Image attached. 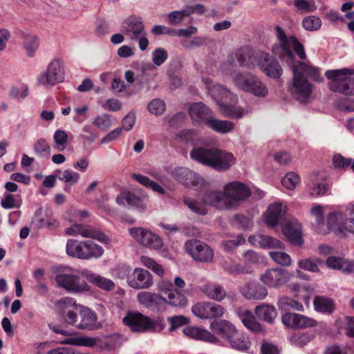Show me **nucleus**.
<instances>
[{
    "mask_svg": "<svg viewBox=\"0 0 354 354\" xmlns=\"http://www.w3.org/2000/svg\"><path fill=\"white\" fill-rule=\"evenodd\" d=\"M314 306L316 310L322 313H330L334 310V304L330 299L324 297H315Z\"/></svg>",
    "mask_w": 354,
    "mask_h": 354,
    "instance_id": "3c124183",
    "label": "nucleus"
},
{
    "mask_svg": "<svg viewBox=\"0 0 354 354\" xmlns=\"http://www.w3.org/2000/svg\"><path fill=\"white\" fill-rule=\"evenodd\" d=\"M65 71L63 62L55 58L48 64L46 70L41 72L37 77L40 85L46 87L54 86L64 80Z\"/></svg>",
    "mask_w": 354,
    "mask_h": 354,
    "instance_id": "1a4fd4ad",
    "label": "nucleus"
},
{
    "mask_svg": "<svg viewBox=\"0 0 354 354\" xmlns=\"http://www.w3.org/2000/svg\"><path fill=\"white\" fill-rule=\"evenodd\" d=\"M83 274L88 281L104 290L112 291L115 287V283L112 280L100 274L88 271H84Z\"/></svg>",
    "mask_w": 354,
    "mask_h": 354,
    "instance_id": "e433bc0d",
    "label": "nucleus"
},
{
    "mask_svg": "<svg viewBox=\"0 0 354 354\" xmlns=\"http://www.w3.org/2000/svg\"><path fill=\"white\" fill-rule=\"evenodd\" d=\"M227 342L232 348L241 351H248L250 346L249 338L237 330Z\"/></svg>",
    "mask_w": 354,
    "mask_h": 354,
    "instance_id": "a18cd8bd",
    "label": "nucleus"
},
{
    "mask_svg": "<svg viewBox=\"0 0 354 354\" xmlns=\"http://www.w3.org/2000/svg\"><path fill=\"white\" fill-rule=\"evenodd\" d=\"M116 201L120 205L127 204L139 211H143L146 208L142 198L130 192H124L118 195Z\"/></svg>",
    "mask_w": 354,
    "mask_h": 354,
    "instance_id": "c9c22d12",
    "label": "nucleus"
},
{
    "mask_svg": "<svg viewBox=\"0 0 354 354\" xmlns=\"http://www.w3.org/2000/svg\"><path fill=\"white\" fill-rule=\"evenodd\" d=\"M292 277V274L287 270L271 268L263 273L259 279L268 287L278 288L289 281Z\"/></svg>",
    "mask_w": 354,
    "mask_h": 354,
    "instance_id": "2eb2a0df",
    "label": "nucleus"
},
{
    "mask_svg": "<svg viewBox=\"0 0 354 354\" xmlns=\"http://www.w3.org/2000/svg\"><path fill=\"white\" fill-rule=\"evenodd\" d=\"M282 231L291 243L298 245H302L301 227L297 221L290 220L288 221L283 227Z\"/></svg>",
    "mask_w": 354,
    "mask_h": 354,
    "instance_id": "c756f323",
    "label": "nucleus"
},
{
    "mask_svg": "<svg viewBox=\"0 0 354 354\" xmlns=\"http://www.w3.org/2000/svg\"><path fill=\"white\" fill-rule=\"evenodd\" d=\"M191 158L216 171H227L234 163L233 154L217 148L196 147L190 151Z\"/></svg>",
    "mask_w": 354,
    "mask_h": 354,
    "instance_id": "20e7f679",
    "label": "nucleus"
},
{
    "mask_svg": "<svg viewBox=\"0 0 354 354\" xmlns=\"http://www.w3.org/2000/svg\"><path fill=\"white\" fill-rule=\"evenodd\" d=\"M278 307L283 311H288L290 310H296L302 311L304 310L303 305L290 297H283L278 300Z\"/></svg>",
    "mask_w": 354,
    "mask_h": 354,
    "instance_id": "8fccbe9b",
    "label": "nucleus"
},
{
    "mask_svg": "<svg viewBox=\"0 0 354 354\" xmlns=\"http://www.w3.org/2000/svg\"><path fill=\"white\" fill-rule=\"evenodd\" d=\"M206 125L212 129L213 131L220 133H227L232 131L234 128V123L229 120H221L211 117L209 120H207Z\"/></svg>",
    "mask_w": 354,
    "mask_h": 354,
    "instance_id": "79ce46f5",
    "label": "nucleus"
},
{
    "mask_svg": "<svg viewBox=\"0 0 354 354\" xmlns=\"http://www.w3.org/2000/svg\"><path fill=\"white\" fill-rule=\"evenodd\" d=\"M192 312L201 319H213L222 317L224 314V308L215 303L204 301L194 305Z\"/></svg>",
    "mask_w": 354,
    "mask_h": 354,
    "instance_id": "6ab92c4d",
    "label": "nucleus"
},
{
    "mask_svg": "<svg viewBox=\"0 0 354 354\" xmlns=\"http://www.w3.org/2000/svg\"><path fill=\"white\" fill-rule=\"evenodd\" d=\"M299 176L295 172H289L281 179V184L288 189L292 190L299 184Z\"/></svg>",
    "mask_w": 354,
    "mask_h": 354,
    "instance_id": "e2e57ef3",
    "label": "nucleus"
},
{
    "mask_svg": "<svg viewBox=\"0 0 354 354\" xmlns=\"http://www.w3.org/2000/svg\"><path fill=\"white\" fill-rule=\"evenodd\" d=\"M223 191L225 194L229 209L238 205L251 195L250 188L245 184L239 181L227 183L223 187Z\"/></svg>",
    "mask_w": 354,
    "mask_h": 354,
    "instance_id": "9d476101",
    "label": "nucleus"
},
{
    "mask_svg": "<svg viewBox=\"0 0 354 354\" xmlns=\"http://www.w3.org/2000/svg\"><path fill=\"white\" fill-rule=\"evenodd\" d=\"M294 6L302 12H311L317 10V6L313 0H294Z\"/></svg>",
    "mask_w": 354,
    "mask_h": 354,
    "instance_id": "69168bd1",
    "label": "nucleus"
},
{
    "mask_svg": "<svg viewBox=\"0 0 354 354\" xmlns=\"http://www.w3.org/2000/svg\"><path fill=\"white\" fill-rule=\"evenodd\" d=\"M93 124L100 130H106L112 125L111 118L107 114L96 116Z\"/></svg>",
    "mask_w": 354,
    "mask_h": 354,
    "instance_id": "774afa93",
    "label": "nucleus"
},
{
    "mask_svg": "<svg viewBox=\"0 0 354 354\" xmlns=\"http://www.w3.org/2000/svg\"><path fill=\"white\" fill-rule=\"evenodd\" d=\"M140 261L147 268L152 270L156 274L159 276H162L165 273L162 266L156 263L153 259L147 256H141Z\"/></svg>",
    "mask_w": 354,
    "mask_h": 354,
    "instance_id": "bf43d9fd",
    "label": "nucleus"
},
{
    "mask_svg": "<svg viewBox=\"0 0 354 354\" xmlns=\"http://www.w3.org/2000/svg\"><path fill=\"white\" fill-rule=\"evenodd\" d=\"M186 252L196 261L209 263L214 259L213 250L198 240H189L185 244Z\"/></svg>",
    "mask_w": 354,
    "mask_h": 354,
    "instance_id": "4468645a",
    "label": "nucleus"
},
{
    "mask_svg": "<svg viewBox=\"0 0 354 354\" xmlns=\"http://www.w3.org/2000/svg\"><path fill=\"white\" fill-rule=\"evenodd\" d=\"M274 35L276 41L272 45L270 50L275 56L279 57L282 61L292 64V68H296L297 73L301 76H308L317 82L323 80L318 68L301 62L297 64H293L295 54H297L301 59L306 58L304 48L295 36L287 35L279 26L274 27Z\"/></svg>",
    "mask_w": 354,
    "mask_h": 354,
    "instance_id": "f03ea898",
    "label": "nucleus"
},
{
    "mask_svg": "<svg viewBox=\"0 0 354 354\" xmlns=\"http://www.w3.org/2000/svg\"><path fill=\"white\" fill-rule=\"evenodd\" d=\"M205 11V6L203 4H195L194 6H187L180 10H174L169 12L167 15V21L170 25H179L185 17H189L194 13L203 14Z\"/></svg>",
    "mask_w": 354,
    "mask_h": 354,
    "instance_id": "412c9836",
    "label": "nucleus"
},
{
    "mask_svg": "<svg viewBox=\"0 0 354 354\" xmlns=\"http://www.w3.org/2000/svg\"><path fill=\"white\" fill-rule=\"evenodd\" d=\"M203 82L207 85L211 95L214 98L236 102L238 97L236 94L219 84H213L212 80L203 78Z\"/></svg>",
    "mask_w": 354,
    "mask_h": 354,
    "instance_id": "bb28decb",
    "label": "nucleus"
},
{
    "mask_svg": "<svg viewBox=\"0 0 354 354\" xmlns=\"http://www.w3.org/2000/svg\"><path fill=\"white\" fill-rule=\"evenodd\" d=\"M257 65L266 76L278 79L283 73V69L279 63L269 53L259 52L254 57Z\"/></svg>",
    "mask_w": 354,
    "mask_h": 354,
    "instance_id": "ddd939ff",
    "label": "nucleus"
},
{
    "mask_svg": "<svg viewBox=\"0 0 354 354\" xmlns=\"http://www.w3.org/2000/svg\"><path fill=\"white\" fill-rule=\"evenodd\" d=\"M274 35L276 41L272 45L270 50L275 56L279 57L282 61L292 64V68H296L297 73L301 76H308L317 82L323 80L318 68L301 62L297 64H293L295 54H297L301 59L306 58L304 48L295 36L287 35L279 26L274 27Z\"/></svg>",
    "mask_w": 354,
    "mask_h": 354,
    "instance_id": "f257e3e1",
    "label": "nucleus"
},
{
    "mask_svg": "<svg viewBox=\"0 0 354 354\" xmlns=\"http://www.w3.org/2000/svg\"><path fill=\"white\" fill-rule=\"evenodd\" d=\"M353 75L354 69L346 68L328 70L325 73L329 89L345 95H354Z\"/></svg>",
    "mask_w": 354,
    "mask_h": 354,
    "instance_id": "39448f33",
    "label": "nucleus"
},
{
    "mask_svg": "<svg viewBox=\"0 0 354 354\" xmlns=\"http://www.w3.org/2000/svg\"><path fill=\"white\" fill-rule=\"evenodd\" d=\"M21 200L19 195L6 194L1 201V205L4 209L18 208L21 206Z\"/></svg>",
    "mask_w": 354,
    "mask_h": 354,
    "instance_id": "5fc2aeb1",
    "label": "nucleus"
},
{
    "mask_svg": "<svg viewBox=\"0 0 354 354\" xmlns=\"http://www.w3.org/2000/svg\"><path fill=\"white\" fill-rule=\"evenodd\" d=\"M66 252L73 258L89 260L102 257L104 249L92 241H79L71 239L67 241Z\"/></svg>",
    "mask_w": 354,
    "mask_h": 354,
    "instance_id": "423d86ee",
    "label": "nucleus"
},
{
    "mask_svg": "<svg viewBox=\"0 0 354 354\" xmlns=\"http://www.w3.org/2000/svg\"><path fill=\"white\" fill-rule=\"evenodd\" d=\"M121 32L131 41H138L141 50H145L149 46V40L142 21L136 17H130L125 19L121 26Z\"/></svg>",
    "mask_w": 354,
    "mask_h": 354,
    "instance_id": "0eeeda50",
    "label": "nucleus"
},
{
    "mask_svg": "<svg viewBox=\"0 0 354 354\" xmlns=\"http://www.w3.org/2000/svg\"><path fill=\"white\" fill-rule=\"evenodd\" d=\"M218 104L222 114L231 119H241L247 115L250 112V110L247 106L242 107L223 102H218Z\"/></svg>",
    "mask_w": 354,
    "mask_h": 354,
    "instance_id": "473e14b6",
    "label": "nucleus"
},
{
    "mask_svg": "<svg viewBox=\"0 0 354 354\" xmlns=\"http://www.w3.org/2000/svg\"><path fill=\"white\" fill-rule=\"evenodd\" d=\"M172 177L186 187H196L203 183V178L192 170L183 167L175 168L171 172Z\"/></svg>",
    "mask_w": 354,
    "mask_h": 354,
    "instance_id": "aec40b11",
    "label": "nucleus"
},
{
    "mask_svg": "<svg viewBox=\"0 0 354 354\" xmlns=\"http://www.w3.org/2000/svg\"><path fill=\"white\" fill-rule=\"evenodd\" d=\"M127 281L130 287L136 290L148 289L153 283L151 273L141 268H136L129 274Z\"/></svg>",
    "mask_w": 354,
    "mask_h": 354,
    "instance_id": "a211bd4d",
    "label": "nucleus"
},
{
    "mask_svg": "<svg viewBox=\"0 0 354 354\" xmlns=\"http://www.w3.org/2000/svg\"><path fill=\"white\" fill-rule=\"evenodd\" d=\"M286 212L285 207L280 203L270 204L263 214L265 223L270 226L274 227L278 225L279 220Z\"/></svg>",
    "mask_w": 354,
    "mask_h": 354,
    "instance_id": "c85d7f7f",
    "label": "nucleus"
},
{
    "mask_svg": "<svg viewBox=\"0 0 354 354\" xmlns=\"http://www.w3.org/2000/svg\"><path fill=\"white\" fill-rule=\"evenodd\" d=\"M348 220L346 216L340 212H333L327 218L328 227L337 235H346Z\"/></svg>",
    "mask_w": 354,
    "mask_h": 354,
    "instance_id": "393cba45",
    "label": "nucleus"
},
{
    "mask_svg": "<svg viewBox=\"0 0 354 354\" xmlns=\"http://www.w3.org/2000/svg\"><path fill=\"white\" fill-rule=\"evenodd\" d=\"M254 75L250 73H243L241 72H234L231 74V79L234 85L239 90L246 92L249 88L251 80Z\"/></svg>",
    "mask_w": 354,
    "mask_h": 354,
    "instance_id": "c03bdc74",
    "label": "nucleus"
},
{
    "mask_svg": "<svg viewBox=\"0 0 354 354\" xmlns=\"http://www.w3.org/2000/svg\"><path fill=\"white\" fill-rule=\"evenodd\" d=\"M165 103L163 100L159 98L153 99L147 105L148 111L156 115H160L163 114L165 111Z\"/></svg>",
    "mask_w": 354,
    "mask_h": 354,
    "instance_id": "052dcab7",
    "label": "nucleus"
},
{
    "mask_svg": "<svg viewBox=\"0 0 354 354\" xmlns=\"http://www.w3.org/2000/svg\"><path fill=\"white\" fill-rule=\"evenodd\" d=\"M189 113L192 120L198 124H207L212 116V111L205 104L196 102L192 104L189 109Z\"/></svg>",
    "mask_w": 354,
    "mask_h": 354,
    "instance_id": "cd10ccee",
    "label": "nucleus"
},
{
    "mask_svg": "<svg viewBox=\"0 0 354 354\" xmlns=\"http://www.w3.org/2000/svg\"><path fill=\"white\" fill-rule=\"evenodd\" d=\"M248 242L254 246L263 248H283V244L279 240L268 235L257 234L250 236Z\"/></svg>",
    "mask_w": 354,
    "mask_h": 354,
    "instance_id": "7c9ffc66",
    "label": "nucleus"
},
{
    "mask_svg": "<svg viewBox=\"0 0 354 354\" xmlns=\"http://www.w3.org/2000/svg\"><path fill=\"white\" fill-rule=\"evenodd\" d=\"M53 140L55 143V147L63 151L68 142V134L64 130H57L54 133Z\"/></svg>",
    "mask_w": 354,
    "mask_h": 354,
    "instance_id": "0e129e2a",
    "label": "nucleus"
},
{
    "mask_svg": "<svg viewBox=\"0 0 354 354\" xmlns=\"http://www.w3.org/2000/svg\"><path fill=\"white\" fill-rule=\"evenodd\" d=\"M326 263L329 268L333 269L342 270L347 272L354 271V264L342 258L330 257L327 259Z\"/></svg>",
    "mask_w": 354,
    "mask_h": 354,
    "instance_id": "49530a36",
    "label": "nucleus"
},
{
    "mask_svg": "<svg viewBox=\"0 0 354 354\" xmlns=\"http://www.w3.org/2000/svg\"><path fill=\"white\" fill-rule=\"evenodd\" d=\"M239 290L248 300H263L268 295L267 288L257 282L246 283L240 288Z\"/></svg>",
    "mask_w": 354,
    "mask_h": 354,
    "instance_id": "5701e85b",
    "label": "nucleus"
},
{
    "mask_svg": "<svg viewBox=\"0 0 354 354\" xmlns=\"http://www.w3.org/2000/svg\"><path fill=\"white\" fill-rule=\"evenodd\" d=\"M129 234L140 244L151 249H160L162 245L160 238L151 231L142 227H132Z\"/></svg>",
    "mask_w": 354,
    "mask_h": 354,
    "instance_id": "f3484780",
    "label": "nucleus"
},
{
    "mask_svg": "<svg viewBox=\"0 0 354 354\" xmlns=\"http://www.w3.org/2000/svg\"><path fill=\"white\" fill-rule=\"evenodd\" d=\"M55 174L59 180L64 183H71L72 185L76 184L80 178L78 173L71 169L64 171L58 169L55 171Z\"/></svg>",
    "mask_w": 354,
    "mask_h": 354,
    "instance_id": "603ef678",
    "label": "nucleus"
},
{
    "mask_svg": "<svg viewBox=\"0 0 354 354\" xmlns=\"http://www.w3.org/2000/svg\"><path fill=\"white\" fill-rule=\"evenodd\" d=\"M248 93H250L255 96L264 97L268 93V90L265 84L256 75H254L250 84L249 85Z\"/></svg>",
    "mask_w": 354,
    "mask_h": 354,
    "instance_id": "de8ad7c7",
    "label": "nucleus"
},
{
    "mask_svg": "<svg viewBox=\"0 0 354 354\" xmlns=\"http://www.w3.org/2000/svg\"><path fill=\"white\" fill-rule=\"evenodd\" d=\"M302 26L308 31H316L320 28L322 21L319 17L310 15L303 19Z\"/></svg>",
    "mask_w": 354,
    "mask_h": 354,
    "instance_id": "13d9d810",
    "label": "nucleus"
},
{
    "mask_svg": "<svg viewBox=\"0 0 354 354\" xmlns=\"http://www.w3.org/2000/svg\"><path fill=\"white\" fill-rule=\"evenodd\" d=\"M293 78L289 85V91L294 98L301 102H306L313 90V86L308 81L297 73L296 68L292 69Z\"/></svg>",
    "mask_w": 354,
    "mask_h": 354,
    "instance_id": "f8f14e48",
    "label": "nucleus"
},
{
    "mask_svg": "<svg viewBox=\"0 0 354 354\" xmlns=\"http://www.w3.org/2000/svg\"><path fill=\"white\" fill-rule=\"evenodd\" d=\"M98 339L86 336L68 337L60 341L62 344L93 347L97 345Z\"/></svg>",
    "mask_w": 354,
    "mask_h": 354,
    "instance_id": "37998d69",
    "label": "nucleus"
},
{
    "mask_svg": "<svg viewBox=\"0 0 354 354\" xmlns=\"http://www.w3.org/2000/svg\"><path fill=\"white\" fill-rule=\"evenodd\" d=\"M202 292L210 299L221 301L227 296L225 288L219 284L208 283L202 288Z\"/></svg>",
    "mask_w": 354,
    "mask_h": 354,
    "instance_id": "58836bf2",
    "label": "nucleus"
},
{
    "mask_svg": "<svg viewBox=\"0 0 354 354\" xmlns=\"http://www.w3.org/2000/svg\"><path fill=\"white\" fill-rule=\"evenodd\" d=\"M313 338V335L309 333H297L292 335L290 339L292 344L302 347L310 342Z\"/></svg>",
    "mask_w": 354,
    "mask_h": 354,
    "instance_id": "6e6d98bb",
    "label": "nucleus"
},
{
    "mask_svg": "<svg viewBox=\"0 0 354 354\" xmlns=\"http://www.w3.org/2000/svg\"><path fill=\"white\" fill-rule=\"evenodd\" d=\"M123 323L133 332H147L149 317L140 313L129 312L123 318Z\"/></svg>",
    "mask_w": 354,
    "mask_h": 354,
    "instance_id": "4be33fe9",
    "label": "nucleus"
},
{
    "mask_svg": "<svg viewBox=\"0 0 354 354\" xmlns=\"http://www.w3.org/2000/svg\"><path fill=\"white\" fill-rule=\"evenodd\" d=\"M24 47L28 57H33L39 46L38 38L37 36L28 32H23Z\"/></svg>",
    "mask_w": 354,
    "mask_h": 354,
    "instance_id": "09e8293b",
    "label": "nucleus"
},
{
    "mask_svg": "<svg viewBox=\"0 0 354 354\" xmlns=\"http://www.w3.org/2000/svg\"><path fill=\"white\" fill-rule=\"evenodd\" d=\"M322 261L318 259H301L297 262L299 269L309 272H317L319 270V265Z\"/></svg>",
    "mask_w": 354,
    "mask_h": 354,
    "instance_id": "864d4df0",
    "label": "nucleus"
},
{
    "mask_svg": "<svg viewBox=\"0 0 354 354\" xmlns=\"http://www.w3.org/2000/svg\"><path fill=\"white\" fill-rule=\"evenodd\" d=\"M236 314L243 324L250 330L254 333L264 332L263 327L255 319L250 310L239 308L237 310Z\"/></svg>",
    "mask_w": 354,
    "mask_h": 354,
    "instance_id": "2f4dec72",
    "label": "nucleus"
},
{
    "mask_svg": "<svg viewBox=\"0 0 354 354\" xmlns=\"http://www.w3.org/2000/svg\"><path fill=\"white\" fill-rule=\"evenodd\" d=\"M202 200L204 205L218 209H229L224 191L207 190L204 193Z\"/></svg>",
    "mask_w": 354,
    "mask_h": 354,
    "instance_id": "b1692460",
    "label": "nucleus"
},
{
    "mask_svg": "<svg viewBox=\"0 0 354 354\" xmlns=\"http://www.w3.org/2000/svg\"><path fill=\"white\" fill-rule=\"evenodd\" d=\"M254 313L259 319L268 323H272L277 317L275 308L269 304H262L256 306Z\"/></svg>",
    "mask_w": 354,
    "mask_h": 354,
    "instance_id": "a19ab883",
    "label": "nucleus"
},
{
    "mask_svg": "<svg viewBox=\"0 0 354 354\" xmlns=\"http://www.w3.org/2000/svg\"><path fill=\"white\" fill-rule=\"evenodd\" d=\"M210 329L213 335H218L228 341L237 330L235 326L225 319L214 320L211 322Z\"/></svg>",
    "mask_w": 354,
    "mask_h": 354,
    "instance_id": "a878e982",
    "label": "nucleus"
},
{
    "mask_svg": "<svg viewBox=\"0 0 354 354\" xmlns=\"http://www.w3.org/2000/svg\"><path fill=\"white\" fill-rule=\"evenodd\" d=\"M65 233L69 236L80 235L84 238H90L97 240L102 243H107L108 237L100 230L86 225L74 223L65 229Z\"/></svg>",
    "mask_w": 354,
    "mask_h": 354,
    "instance_id": "dca6fc26",
    "label": "nucleus"
},
{
    "mask_svg": "<svg viewBox=\"0 0 354 354\" xmlns=\"http://www.w3.org/2000/svg\"><path fill=\"white\" fill-rule=\"evenodd\" d=\"M59 304L62 309V319L66 324L82 330L96 328L97 315L88 308L77 304L75 300L71 297L62 298Z\"/></svg>",
    "mask_w": 354,
    "mask_h": 354,
    "instance_id": "7ed1b4c3",
    "label": "nucleus"
},
{
    "mask_svg": "<svg viewBox=\"0 0 354 354\" xmlns=\"http://www.w3.org/2000/svg\"><path fill=\"white\" fill-rule=\"evenodd\" d=\"M270 258L277 264L283 266H289L292 263V259L289 254L283 252H270Z\"/></svg>",
    "mask_w": 354,
    "mask_h": 354,
    "instance_id": "680f3d73",
    "label": "nucleus"
},
{
    "mask_svg": "<svg viewBox=\"0 0 354 354\" xmlns=\"http://www.w3.org/2000/svg\"><path fill=\"white\" fill-rule=\"evenodd\" d=\"M162 305L167 304L176 308H183L187 304V299L176 288L169 292L165 296H162Z\"/></svg>",
    "mask_w": 354,
    "mask_h": 354,
    "instance_id": "4c0bfd02",
    "label": "nucleus"
},
{
    "mask_svg": "<svg viewBox=\"0 0 354 354\" xmlns=\"http://www.w3.org/2000/svg\"><path fill=\"white\" fill-rule=\"evenodd\" d=\"M183 331L186 336L194 339L205 341L209 343L218 342V339L216 336L207 330L201 328L188 326L185 328Z\"/></svg>",
    "mask_w": 354,
    "mask_h": 354,
    "instance_id": "72a5a7b5",
    "label": "nucleus"
},
{
    "mask_svg": "<svg viewBox=\"0 0 354 354\" xmlns=\"http://www.w3.org/2000/svg\"><path fill=\"white\" fill-rule=\"evenodd\" d=\"M34 152L41 158H48L50 154V147L44 139L38 140L34 145Z\"/></svg>",
    "mask_w": 354,
    "mask_h": 354,
    "instance_id": "4d7b16f0",
    "label": "nucleus"
},
{
    "mask_svg": "<svg viewBox=\"0 0 354 354\" xmlns=\"http://www.w3.org/2000/svg\"><path fill=\"white\" fill-rule=\"evenodd\" d=\"M55 281L59 288L70 293L77 294L90 290L88 283L74 270L58 273Z\"/></svg>",
    "mask_w": 354,
    "mask_h": 354,
    "instance_id": "6e6552de",
    "label": "nucleus"
},
{
    "mask_svg": "<svg viewBox=\"0 0 354 354\" xmlns=\"http://www.w3.org/2000/svg\"><path fill=\"white\" fill-rule=\"evenodd\" d=\"M228 61L231 64L236 62L241 67L252 68L254 65L251 51L247 48L237 49L229 55Z\"/></svg>",
    "mask_w": 354,
    "mask_h": 354,
    "instance_id": "f704fd0d",
    "label": "nucleus"
},
{
    "mask_svg": "<svg viewBox=\"0 0 354 354\" xmlns=\"http://www.w3.org/2000/svg\"><path fill=\"white\" fill-rule=\"evenodd\" d=\"M167 321L170 324L169 330L172 332L178 328L187 324L189 322V319L183 315H175L168 317Z\"/></svg>",
    "mask_w": 354,
    "mask_h": 354,
    "instance_id": "338daca9",
    "label": "nucleus"
},
{
    "mask_svg": "<svg viewBox=\"0 0 354 354\" xmlns=\"http://www.w3.org/2000/svg\"><path fill=\"white\" fill-rule=\"evenodd\" d=\"M138 301L147 308H159L162 305V298L159 294L142 292L138 295Z\"/></svg>",
    "mask_w": 354,
    "mask_h": 354,
    "instance_id": "ea45409f",
    "label": "nucleus"
},
{
    "mask_svg": "<svg viewBox=\"0 0 354 354\" xmlns=\"http://www.w3.org/2000/svg\"><path fill=\"white\" fill-rule=\"evenodd\" d=\"M281 321L285 326L291 328L302 329L319 326V333L327 330L326 323H318L316 320L301 314L286 313L281 316Z\"/></svg>",
    "mask_w": 354,
    "mask_h": 354,
    "instance_id": "9b49d317",
    "label": "nucleus"
}]
</instances>
